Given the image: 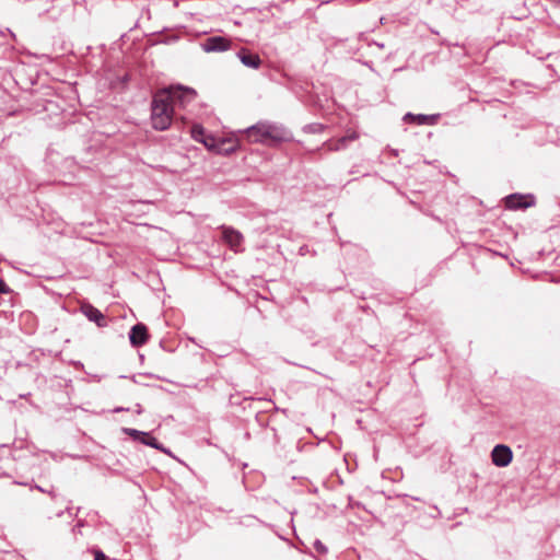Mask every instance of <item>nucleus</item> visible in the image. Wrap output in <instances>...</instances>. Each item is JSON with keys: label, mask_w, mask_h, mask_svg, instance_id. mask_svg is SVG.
Segmentation results:
<instances>
[{"label": "nucleus", "mask_w": 560, "mask_h": 560, "mask_svg": "<svg viewBox=\"0 0 560 560\" xmlns=\"http://www.w3.org/2000/svg\"><path fill=\"white\" fill-rule=\"evenodd\" d=\"M196 96L194 90L182 86H171L159 90L151 104L152 127L156 130H166L173 120L174 106H185Z\"/></svg>", "instance_id": "nucleus-1"}, {"label": "nucleus", "mask_w": 560, "mask_h": 560, "mask_svg": "<svg viewBox=\"0 0 560 560\" xmlns=\"http://www.w3.org/2000/svg\"><path fill=\"white\" fill-rule=\"evenodd\" d=\"M191 138L203 143V145L215 153L230 154L238 148V140L234 137H214L207 136L205 129L200 125H194L191 128Z\"/></svg>", "instance_id": "nucleus-2"}, {"label": "nucleus", "mask_w": 560, "mask_h": 560, "mask_svg": "<svg viewBox=\"0 0 560 560\" xmlns=\"http://www.w3.org/2000/svg\"><path fill=\"white\" fill-rule=\"evenodd\" d=\"M244 135L248 142L267 145L287 140V132L281 127L264 122L249 127Z\"/></svg>", "instance_id": "nucleus-3"}, {"label": "nucleus", "mask_w": 560, "mask_h": 560, "mask_svg": "<svg viewBox=\"0 0 560 560\" xmlns=\"http://www.w3.org/2000/svg\"><path fill=\"white\" fill-rule=\"evenodd\" d=\"M492 463L498 467H506L513 459V453L506 445H495L491 452Z\"/></svg>", "instance_id": "nucleus-4"}, {"label": "nucleus", "mask_w": 560, "mask_h": 560, "mask_svg": "<svg viewBox=\"0 0 560 560\" xmlns=\"http://www.w3.org/2000/svg\"><path fill=\"white\" fill-rule=\"evenodd\" d=\"M222 237L225 244L234 252H240L243 243V235L241 232L232 228L222 229Z\"/></svg>", "instance_id": "nucleus-5"}, {"label": "nucleus", "mask_w": 560, "mask_h": 560, "mask_svg": "<svg viewBox=\"0 0 560 560\" xmlns=\"http://www.w3.org/2000/svg\"><path fill=\"white\" fill-rule=\"evenodd\" d=\"M202 47L206 51H225L231 47V40L222 36L208 37Z\"/></svg>", "instance_id": "nucleus-6"}, {"label": "nucleus", "mask_w": 560, "mask_h": 560, "mask_svg": "<svg viewBox=\"0 0 560 560\" xmlns=\"http://www.w3.org/2000/svg\"><path fill=\"white\" fill-rule=\"evenodd\" d=\"M534 203L533 197L522 195H511L505 198V206L508 209H526Z\"/></svg>", "instance_id": "nucleus-7"}, {"label": "nucleus", "mask_w": 560, "mask_h": 560, "mask_svg": "<svg viewBox=\"0 0 560 560\" xmlns=\"http://www.w3.org/2000/svg\"><path fill=\"white\" fill-rule=\"evenodd\" d=\"M80 310L90 320L96 323L98 327L106 326L105 316L92 304L82 303Z\"/></svg>", "instance_id": "nucleus-8"}, {"label": "nucleus", "mask_w": 560, "mask_h": 560, "mask_svg": "<svg viewBox=\"0 0 560 560\" xmlns=\"http://www.w3.org/2000/svg\"><path fill=\"white\" fill-rule=\"evenodd\" d=\"M357 139H358V133L355 131H352L339 139H330L324 145L327 149V151L334 152V151H339L341 149H345L349 141H354Z\"/></svg>", "instance_id": "nucleus-9"}, {"label": "nucleus", "mask_w": 560, "mask_h": 560, "mask_svg": "<svg viewBox=\"0 0 560 560\" xmlns=\"http://www.w3.org/2000/svg\"><path fill=\"white\" fill-rule=\"evenodd\" d=\"M148 329L143 324H137L131 328L130 331V342L132 346L139 347L147 342L148 340Z\"/></svg>", "instance_id": "nucleus-10"}, {"label": "nucleus", "mask_w": 560, "mask_h": 560, "mask_svg": "<svg viewBox=\"0 0 560 560\" xmlns=\"http://www.w3.org/2000/svg\"><path fill=\"white\" fill-rule=\"evenodd\" d=\"M238 57L244 66L253 69H258L261 63L259 56L257 54H252L246 48H242L238 51Z\"/></svg>", "instance_id": "nucleus-11"}, {"label": "nucleus", "mask_w": 560, "mask_h": 560, "mask_svg": "<svg viewBox=\"0 0 560 560\" xmlns=\"http://www.w3.org/2000/svg\"><path fill=\"white\" fill-rule=\"evenodd\" d=\"M404 121L407 124L416 125H433L435 122V116L413 115L411 113H408L404 116Z\"/></svg>", "instance_id": "nucleus-12"}, {"label": "nucleus", "mask_w": 560, "mask_h": 560, "mask_svg": "<svg viewBox=\"0 0 560 560\" xmlns=\"http://www.w3.org/2000/svg\"><path fill=\"white\" fill-rule=\"evenodd\" d=\"M139 441L141 443L152 446L156 450L164 451L162 448V446L156 442V440L153 436H151L149 433L143 432V434L141 435V439H139Z\"/></svg>", "instance_id": "nucleus-13"}, {"label": "nucleus", "mask_w": 560, "mask_h": 560, "mask_svg": "<svg viewBox=\"0 0 560 560\" xmlns=\"http://www.w3.org/2000/svg\"><path fill=\"white\" fill-rule=\"evenodd\" d=\"M126 433H128L130 436H132L135 440L141 439V435L143 432L135 430V429H125Z\"/></svg>", "instance_id": "nucleus-14"}, {"label": "nucleus", "mask_w": 560, "mask_h": 560, "mask_svg": "<svg viewBox=\"0 0 560 560\" xmlns=\"http://www.w3.org/2000/svg\"><path fill=\"white\" fill-rule=\"evenodd\" d=\"M9 292H10V289H9L8 284L2 279H0V294H7Z\"/></svg>", "instance_id": "nucleus-15"}, {"label": "nucleus", "mask_w": 560, "mask_h": 560, "mask_svg": "<svg viewBox=\"0 0 560 560\" xmlns=\"http://www.w3.org/2000/svg\"><path fill=\"white\" fill-rule=\"evenodd\" d=\"M94 560H108L106 555L101 550L94 551Z\"/></svg>", "instance_id": "nucleus-16"}, {"label": "nucleus", "mask_w": 560, "mask_h": 560, "mask_svg": "<svg viewBox=\"0 0 560 560\" xmlns=\"http://www.w3.org/2000/svg\"><path fill=\"white\" fill-rule=\"evenodd\" d=\"M315 546H316V548H317L318 550L320 549V550H323V551H324V547L322 546V544H320V542H316V544H315Z\"/></svg>", "instance_id": "nucleus-17"}]
</instances>
